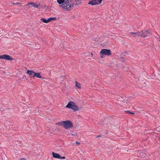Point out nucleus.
I'll return each mask as SVG.
<instances>
[{"label":"nucleus","instance_id":"f257e3e1","mask_svg":"<svg viewBox=\"0 0 160 160\" xmlns=\"http://www.w3.org/2000/svg\"><path fill=\"white\" fill-rule=\"evenodd\" d=\"M57 2L66 11H69L73 8L74 4L71 0H57Z\"/></svg>","mask_w":160,"mask_h":160},{"label":"nucleus","instance_id":"f03ea898","mask_svg":"<svg viewBox=\"0 0 160 160\" xmlns=\"http://www.w3.org/2000/svg\"><path fill=\"white\" fill-rule=\"evenodd\" d=\"M58 123L61 125L63 126V127L66 129L72 128L73 127L72 123L69 120L62 121L59 122Z\"/></svg>","mask_w":160,"mask_h":160},{"label":"nucleus","instance_id":"7ed1b4c3","mask_svg":"<svg viewBox=\"0 0 160 160\" xmlns=\"http://www.w3.org/2000/svg\"><path fill=\"white\" fill-rule=\"evenodd\" d=\"M66 107L69 108H71L74 111H77L79 109L78 105H76L75 103L72 101H70L68 102L66 106Z\"/></svg>","mask_w":160,"mask_h":160},{"label":"nucleus","instance_id":"20e7f679","mask_svg":"<svg viewBox=\"0 0 160 160\" xmlns=\"http://www.w3.org/2000/svg\"><path fill=\"white\" fill-rule=\"evenodd\" d=\"M140 34V37L142 38H146L147 36H152V33L147 31H142Z\"/></svg>","mask_w":160,"mask_h":160},{"label":"nucleus","instance_id":"39448f33","mask_svg":"<svg viewBox=\"0 0 160 160\" xmlns=\"http://www.w3.org/2000/svg\"><path fill=\"white\" fill-rule=\"evenodd\" d=\"M100 54L102 55H105L107 56H110L111 54V50L106 49H103L100 52Z\"/></svg>","mask_w":160,"mask_h":160},{"label":"nucleus","instance_id":"423d86ee","mask_svg":"<svg viewBox=\"0 0 160 160\" xmlns=\"http://www.w3.org/2000/svg\"><path fill=\"white\" fill-rule=\"evenodd\" d=\"M0 59H2L9 61H11L14 59L13 58L7 54L0 55Z\"/></svg>","mask_w":160,"mask_h":160},{"label":"nucleus","instance_id":"0eeeda50","mask_svg":"<svg viewBox=\"0 0 160 160\" xmlns=\"http://www.w3.org/2000/svg\"><path fill=\"white\" fill-rule=\"evenodd\" d=\"M102 0H91L88 2V4H91L92 6L99 4L101 3Z\"/></svg>","mask_w":160,"mask_h":160},{"label":"nucleus","instance_id":"6e6552de","mask_svg":"<svg viewBox=\"0 0 160 160\" xmlns=\"http://www.w3.org/2000/svg\"><path fill=\"white\" fill-rule=\"evenodd\" d=\"M138 155V157H140L142 158H145L146 157V154L145 152L143 150H140L139 151Z\"/></svg>","mask_w":160,"mask_h":160},{"label":"nucleus","instance_id":"1a4fd4ad","mask_svg":"<svg viewBox=\"0 0 160 160\" xmlns=\"http://www.w3.org/2000/svg\"><path fill=\"white\" fill-rule=\"evenodd\" d=\"M27 73L30 76V78H34V77H33V74L35 73V72H34L33 70H28L27 71Z\"/></svg>","mask_w":160,"mask_h":160},{"label":"nucleus","instance_id":"9d476101","mask_svg":"<svg viewBox=\"0 0 160 160\" xmlns=\"http://www.w3.org/2000/svg\"><path fill=\"white\" fill-rule=\"evenodd\" d=\"M141 85H139V86L140 88L145 87L146 85V82L145 80H142L140 82Z\"/></svg>","mask_w":160,"mask_h":160},{"label":"nucleus","instance_id":"9b49d317","mask_svg":"<svg viewBox=\"0 0 160 160\" xmlns=\"http://www.w3.org/2000/svg\"><path fill=\"white\" fill-rule=\"evenodd\" d=\"M52 155L54 158L59 159L60 155L59 154L53 152Z\"/></svg>","mask_w":160,"mask_h":160},{"label":"nucleus","instance_id":"f8f14e48","mask_svg":"<svg viewBox=\"0 0 160 160\" xmlns=\"http://www.w3.org/2000/svg\"><path fill=\"white\" fill-rule=\"evenodd\" d=\"M36 77L39 78H42V77L40 75V73L35 72V73L33 74V77Z\"/></svg>","mask_w":160,"mask_h":160},{"label":"nucleus","instance_id":"ddd939ff","mask_svg":"<svg viewBox=\"0 0 160 160\" xmlns=\"http://www.w3.org/2000/svg\"><path fill=\"white\" fill-rule=\"evenodd\" d=\"M141 33L140 32H131L130 34H132V35L135 36L134 35H136L140 37V34Z\"/></svg>","mask_w":160,"mask_h":160},{"label":"nucleus","instance_id":"4468645a","mask_svg":"<svg viewBox=\"0 0 160 160\" xmlns=\"http://www.w3.org/2000/svg\"><path fill=\"white\" fill-rule=\"evenodd\" d=\"M41 20L43 22L45 23H48V22H49L48 19H47L45 18H42L41 19Z\"/></svg>","mask_w":160,"mask_h":160},{"label":"nucleus","instance_id":"2eb2a0df","mask_svg":"<svg viewBox=\"0 0 160 160\" xmlns=\"http://www.w3.org/2000/svg\"><path fill=\"white\" fill-rule=\"evenodd\" d=\"M57 19V18L55 17H50L48 18V22H50L52 21H53Z\"/></svg>","mask_w":160,"mask_h":160},{"label":"nucleus","instance_id":"dca6fc26","mask_svg":"<svg viewBox=\"0 0 160 160\" xmlns=\"http://www.w3.org/2000/svg\"><path fill=\"white\" fill-rule=\"evenodd\" d=\"M75 85L76 87H77L78 88H81V87L80 84L77 81L75 82Z\"/></svg>","mask_w":160,"mask_h":160},{"label":"nucleus","instance_id":"f3484780","mask_svg":"<svg viewBox=\"0 0 160 160\" xmlns=\"http://www.w3.org/2000/svg\"><path fill=\"white\" fill-rule=\"evenodd\" d=\"M125 112L129 114H134V113L133 112H131L129 110L126 111H125Z\"/></svg>","mask_w":160,"mask_h":160},{"label":"nucleus","instance_id":"a211bd4d","mask_svg":"<svg viewBox=\"0 0 160 160\" xmlns=\"http://www.w3.org/2000/svg\"><path fill=\"white\" fill-rule=\"evenodd\" d=\"M81 0H75L76 4L78 5L79 4H80L81 2Z\"/></svg>","mask_w":160,"mask_h":160},{"label":"nucleus","instance_id":"6ab92c4d","mask_svg":"<svg viewBox=\"0 0 160 160\" xmlns=\"http://www.w3.org/2000/svg\"><path fill=\"white\" fill-rule=\"evenodd\" d=\"M35 3L34 2H29L28 3L26 6H28V5H31L32 6V7H33V6H34L35 5Z\"/></svg>","mask_w":160,"mask_h":160},{"label":"nucleus","instance_id":"aec40b11","mask_svg":"<svg viewBox=\"0 0 160 160\" xmlns=\"http://www.w3.org/2000/svg\"><path fill=\"white\" fill-rule=\"evenodd\" d=\"M40 6L39 4L38 5L35 4V5L34 6H33V7H35V8H38V6Z\"/></svg>","mask_w":160,"mask_h":160},{"label":"nucleus","instance_id":"412c9836","mask_svg":"<svg viewBox=\"0 0 160 160\" xmlns=\"http://www.w3.org/2000/svg\"><path fill=\"white\" fill-rule=\"evenodd\" d=\"M65 157H64V156L62 157L60 156L59 159H65Z\"/></svg>","mask_w":160,"mask_h":160},{"label":"nucleus","instance_id":"4be33fe9","mask_svg":"<svg viewBox=\"0 0 160 160\" xmlns=\"http://www.w3.org/2000/svg\"><path fill=\"white\" fill-rule=\"evenodd\" d=\"M13 4L14 5H18V4L21 5V4L18 2H17L16 3H14Z\"/></svg>","mask_w":160,"mask_h":160},{"label":"nucleus","instance_id":"5701e85b","mask_svg":"<svg viewBox=\"0 0 160 160\" xmlns=\"http://www.w3.org/2000/svg\"><path fill=\"white\" fill-rule=\"evenodd\" d=\"M158 75L157 76V77H158V78H160V71L159 73H158Z\"/></svg>","mask_w":160,"mask_h":160},{"label":"nucleus","instance_id":"b1692460","mask_svg":"<svg viewBox=\"0 0 160 160\" xmlns=\"http://www.w3.org/2000/svg\"><path fill=\"white\" fill-rule=\"evenodd\" d=\"M76 143L77 144H78V145H79L80 144V143L79 142H78V141H76Z\"/></svg>","mask_w":160,"mask_h":160},{"label":"nucleus","instance_id":"393cba45","mask_svg":"<svg viewBox=\"0 0 160 160\" xmlns=\"http://www.w3.org/2000/svg\"><path fill=\"white\" fill-rule=\"evenodd\" d=\"M101 55V58H103V55H102V54H100Z\"/></svg>","mask_w":160,"mask_h":160},{"label":"nucleus","instance_id":"a878e982","mask_svg":"<svg viewBox=\"0 0 160 160\" xmlns=\"http://www.w3.org/2000/svg\"><path fill=\"white\" fill-rule=\"evenodd\" d=\"M101 135H98L97 136H96V138H98V137H101Z\"/></svg>","mask_w":160,"mask_h":160},{"label":"nucleus","instance_id":"bb28decb","mask_svg":"<svg viewBox=\"0 0 160 160\" xmlns=\"http://www.w3.org/2000/svg\"><path fill=\"white\" fill-rule=\"evenodd\" d=\"M158 40L159 41H160V38L157 37V38Z\"/></svg>","mask_w":160,"mask_h":160},{"label":"nucleus","instance_id":"cd10ccee","mask_svg":"<svg viewBox=\"0 0 160 160\" xmlns=\"http://www.w3.org/2000/svg\"><path fill=\"white\" fill-rule=\"evenodd\" d=\"M92 55H93V54H92V53H91V55H92Z\"/></svg>","mask_w":160,"mask_h":160},{"label":"nucleus","instance_id":"c85d7f7f","mask_svg":"<svg viewBox=\"0 0 160 160\" xmlns=\"http://www.w3.org/2000/svg\"><path fill=\"white\" fill-rule=\"evenodd\" d=\"M121 58H122V59H123V58L122 57H121Z\"/></svg>","mask_w":160,"mask_h":160}]
</instances>
